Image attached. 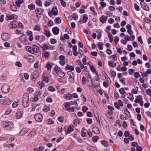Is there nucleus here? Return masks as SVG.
Returning a JSON list of instances; mask_svg holds the SVG:
<instances>
[{"instance_id":"33","label":"nucleus","mask_w":151,"mask_h":151,"mask_svg":"<svg viewBox=\"0 0 151 151\" xmlns=\"http://www.w3.org/2000/svg\"><path fill=\"white\" fill-rule=\"evenodd\" d=\"M67 74L69 76L70 78H74V75L73 72L71 71H68L67 72Z\"/></svg>"},{"instance_id":"23","label":"nucleus","mask_w":151,"mask_h":151,"mask_svg":"<svg viewBox=\"0 0 151 151\" xmlns=\"http://www.w3.org/2000/svg\"><path fill=\"white\" fill-rule=\"evenodd\" d=\"M90 69L92 72L95 73L96 75H98V73L96 71L95 68L93 65H92L90 66Z\"/></svg>"},{"instance_id":"14","label":"nucleus","mask_w":151,"mask_h":151,"mask_svg":"<svg viewBox=\"0 0 151 151\" xmlns=\"http://www.w3.org/2000/svg\"><path fill=\"white\" fill-rule=\"evenodd\" d=\"M52 31L54 35H57L59 33V29L58 27H55L52 28Z\"/></svg>"},{"instance_id":"53","label":"nucleus","mask_w":151,"mask_h":151,"mask_svg":"<svg viewBox=\"0 0 151 151\" xmlns=\"http://www.w3.org/2000/svg\"><path fill=\"white\" fill-rule=\"evenodd\" d=\"M34 30L37 31H39L40 30V27L39 25H36L35 26Z\"/></svg>"},{"instance_id":"54","label":"nucleus","mask_w":151,"mask_h":151,"mask_svg":"<svg viewBox=\"0 0 151 151\" xmlns=\"http://www.w3.org/2000/svg\"><path fill=\"white\" fill-rule=\"evenodd\" d=\"M119 39L118 37L117 36H116L115 37L114 41L115 44L116 45H117L118 42L119 41Z\"/></svg>"},{"instance_id":"59","label":"nucleus","mask_w":151,"mask_h":151,"mask_svg":"<svg viewBox=\"0 0 151 151\" xmlns=\"http://www.w3.org/2000/svg\"><path fill=\"white\" fill-rule=\"evenodd\" d=\"M82 83L83 85H85L86 84V80L85 77H83L82 79Z\"/></svg>"},{"instance_id":"26","label":"nucleus","mask_w":151,"mask_h":151,"mask_svg":"<svg viewBox=\"0 0 151 151\" xmlns=\"http://www.w3.org/2000/svg\"><path fill=\"white\" fill-rule=\"evenodd\" d=\"M27 61L30 63H32L34 61V57L32 55H30L28 57L27 59Z\"/></svg>"},{"instance_id":"46","label":"nucleus","mask_w":151,"mask_h":151,"mask_svg":"<svg viewBox=\"0 0 151 151\" xmlns=\"http://www.w3.org/2000/svg\"><path fill=\"white\" fill-rule=\"evenodd\" d=\"M48 90L50 91L53 92L55 91V88L52 86H49L48 88Z\"/></svg>"},{"instance_id":"30","label":"nucleus","mask_w":151,"mask_h":151,"mask_svg":"<svg viewBox=\"0 0 151 151\" xmlns=\"http://www.w3.org/2000/svg\"><path fill=\"white\" fill-rule=\"evenodd\" d=\"M11 9L12 11L16 12L17 10V9L15 5L13 4L11 6Z\"/></svg>"},{"instance_id":"10","label":"nucleus","mask_w":151,"mask_h":151,"mask_svg":"<svg viewBox=\"0 0 151 151\" xmlns=\"http://www.w3.org/2000/svg\"><path fill=\"white\" fill-rule=\"evenodd\" d=\"M59 59L60 60L59 61L60 64L62 66L64 65L65 64V57L64 55H60L59 58Z\"/></svg>"},{"instance_id":"52","label":"nucleus","mask_w":151,"mask_h":151,"mask_svg":"<svg viewBox=\"0 0 151 151\" xmlns=\"http://www.w3.org/2000/svg\"><path fill=\"white\" fill-rule=\"evenodd\" d=\"M88 110V107L86 106L82 107V111L84 113H85Z\"/></svg>"},{"instance_id":"6","label":"nucleus","mask_w":151,"mask_h":151,"mask_svg":"<svg viewBox=\"0 0 151 151\" xmlns=\"http://www.w3.org/2000/svg\"><path fill=\"white\" fill-rule=\"evenodd\" d=\"M1 37L3 40L6 41L9 39L10 37L9 34L6 32H4L1 34Z\"/></svg>"},{"instance_id":"37","label":"nucleus","mask_w":151,"mask_h":151,"mask_svg":"<svg viewBox=\"0 0 151 151\" xmlns=\"http://www.w3.org/2000/svg\"><path fill=\"white\" fill-rule=\"evenodd\" d=\"M44 35L47 37H49L50 35V33L49 31L47 30H45L44 31Z\"/></svg>"},{"instance_id":"34","label":"nucleus","mask_w":151,"mask_h":151,"mask_svg":"<svg viewBox=\"0 0 151 151\" xmlns=\"http://www.w3.org/2000/svg\"><path fill=\"white\" fill-rule=\"evenodd\" d=\"M37 106H38V105L37 104H32V108L31 111H35V108Z\"/></svg>"},{"instance_id":"2","label":"nucleus","mask_w":151,"mask_h":151,"mask_svg":"<svg viewBox=\"0 0 151 151\" xmlns=\"http://www.w3.org/2000/svg\"><path fill=\"white\" fill-rule=\"evenodd\" d=\"M2 124L3 127L5 128L7 130H10L11 129L13 128L12 122L9 121L3 122Z\"/></svg>"},{"instance_id":"32","label":"nucleus","mask_w":151,"mask_h":151,"mask_svg":"<svg viewBox=\"0 0 151 151\" xmlns=\"http://www.w3.org/2000/svg\"><path fill=\"white\" fill-rule=\"evenodd\" d=\"M57 75L60 78H63L64 76L65 75L64 73L61 70H60Z\"/></svg>"},{"instance_id":"55","label":"nucleus","mask_w":151,"mask_h":151,"mask_svg":"<svg viewBox=\"0 0 151 151\" xmlns=\"http://www.w3.org/2000/svg\"><path fill=\"white\" fill-rule=\"evenodd\" d=\"M110 57L113 60L116 61L117 60V57L115 55H111Z\"/></svg>"},{"instance_id":"43","label":"nucleus","mask_w":151,"mask_h":151,"mask_svg":"<svg viewBox=\"0 0 151 151\" xmlns=\"http://www.w3.org/2000/svg\"><path fill=\"white\" fill-rule=\"evenodd\" d=\"M88 19V17L87 15H84V16L83 17L82 21L83 23H85L86 22Z\"/></svg>"},{"instance_id":"31","label":"nucleus","mask_w":151,"mask_h":151,"mask_svg":"<svg viewBox=\"0 0 151 151\" xmlns=\"http://www.w3.org/2000/svg\"><path fill=\"white\" fill-rule=\"evenodd\" d=\"M101 143L105 147H108L109 146V145L108 142L104 140H102L101 141Z\"/></svg>"},{"instance_id":"19","label":"nucleus","mask_w":151,"mask_h":151,"mask_svg":"<svg viewBox=\"0 0 151 151\" xmlns=\"http://www.w3.org/2000/svg\"><path fill=\"white\" fill-rule=\"evenodd\" d=\"M92 130L93 132L97 134H98L100 133L99 129L97 127H93Z\"/></svg>"},{"instance_id":"21","label":"nucleus","mask_w":151,"mask_h":151,"mask_svg":"<svg viewBox=\"0 0 151 151\" xmlns=\"http://www.w3.org/2000/svg\"><path fill=\"white\" fill-rule=\"evenodd\" d=\"M65 69L66 70H70V71H73L74 70V68L73 66L72 65H70L68 64H67L65 67Z\"/></svg>"},{"instance_id":"20","label":"nucleus","mask_w":151,"mask_h":151,"mask_svg":"<svg viewBox=\"0 0 151 151\" xmlns=\"http://www.w3.org/2000/svg\"><path fill=\"white\" fill-rule=\"evenodd\" d=\"M108 64L109 66L111 67H114L116 65V63H115L112 61H109Z\"/></svg>"},{"instance_id":"62","label":"nucleus","mask_w":151,"mask_h":151,"mask_svg":"<svg viewBox=\"0 0 151 151\" xmlns=\"http://www.w3.org/2000/svg\"><path fill=\"white\" fill-rule=\"evenodd\" d=\"M11 112V110L10 109H7L5 112L4 114L5 115H7L9 114Z\"/></svg>"},{"instance_id":"50","label":"nucleus","mask_w":151,"mask_h":151,"mask_svg":"<svg viewBox=\"0 0 151 151\" xmlns=\"http://www.w3.org/2000/svg\"><path fill=\"white\" fill-rule=\"evenodd\" d=\"M36 3L37 4L40 6H41L42 5V2L40 0H36Z\"/></svg>"},{"instance_id":"27","label":"nucleus","mask_w":151,"mask_h":151,"mask_svg":"<svg viewBox=\"0 0 151 151\" xmlns=\"http://www.w3.org/2000/svg\"><path fill=\"white\" fill-rule=\"evenodd\" d=\"M44 149V147L40 146L37 148H35L34 149V150L35 151H42Z\"/></svg>"},{"instance_id":"47","label":"nucleus","mask_w":151,"mask_h":151,"mask_svg":"<svg viewBox=\"0 0 151 151\" xmlns=\"http://www.w3.org/2000/svg\"><path fill=\"white\" fill-rule=\"evenodd\" d=\"M42 48L43 50H45L48 49L49 47L47 45L45 44L42 47Z\"/></svg>"},{"instance_id":"17","label":"nucleus","mask_w":151,"mask_h":151,"mask_svg":"<svg viewBox=\"0 0 151 151\" xmlns=\"http://www.w3.org/2000/svg\"><path fill=\"white\" fill-rule=\"evenodd\" d=\"M51 12L54 15H56L58 13L57 8L56 6L53 7L52 10Z\"/></svg>"},{"instance_id":"51","label":"nucleus","mask_w":151,"mask_h":151,"mask_svg":"<svg viewBox=\"0 0 151 151\" xmlns=\"http://www.w3.org/2000/svg\"><path fill=\"white\" fill-rule=\"evenodd\" d=\"M119 91L122 94H124L125 93V91L123 88L119 89Z\"/></svg>"},{"instance_id":"22","label":"nucleus","mask_w":151,"mask_h":151,"mask_svg":"<svg viewBox=\"0 0 151 151\" xmlns=\"http://www.w3.org/2000/svg\"><path fill=\"white\" fill-rule=\"evenodd\" d=\"M142 9L147 11L149 10V7L145 2L143 3V4H142Z\"/></svg>"},{"instance_id":"36","label":"nucleus","mask_w":151,"mask_h":151,"mask_svg":"<svg viewBox=\"0 0 151 151\" xmlns=\"http://www.w3.org/2000/svg\"><path fill=\"white\" fill-rule=\"evenodd\" d=\"M28 7L31 10H33L35 9V6L33 4H31L28 6Z\"/></svg>"},{"instance_id":"57","label":"nucleus","mask_w":151,"mask_h":151,"mask_svg":"<svg viewBox=\"0 0 151 151\" xmlns=\"http://www.w3.org/2000/svg\"><path fill=\"white\" fill-rule=\"evenodd\" d=\"M128 98L129 99L132 101L133 99V95L131 93H129V95L128 97Z\"/></svg>"},{"instance_id":"48","label":"nucleus","mask_w":151,"mask_h":151,"mask_svg":"<svg viewBox=\"0 0 151 151\" xmlns=\"http://www.w3.org/2000/svg\"><path fill=\"white\" fill-rule=\"evenodd\" d=\"M73 127L72 126H70L68 127V131L69 132H71L73 131Z\"/></svg>"},{"instance_id":"3","label":"nucleus","mask_w":151,"mask_h":151,"mask_svg":"<svg viewBox=\"0 0 151 151\" xmlns=\"http://www.w3.org/2000/svg\"><path fill=\"white\" fill-rule=\"evenodd\" d=\"M1 90L2 92L4 93H6L9 92L10 90V87L8 85L4 84L2 86Z\"/></svg>"},{"instance_id":"7","label":"nucleus","mask_w":151,"mask_h":151,"mask_svg":"<svg viewBox=\"0 0 151 151\" xmlns=\"http://www.w3.org/2000/svg\"><path fill=\"white\" fill-rule=\"evenodd\" d=\"M35 120L37 122H40L42 121V116L40 114H37L34 116Z\"/></svg>"},{"instance_id":"63","label":"nucleus","mask_w":151,"mask_h":151,"mask_svg":"<svg viewBox=\"0 0 151 151\" xmlns=\"http://www.w3.org/2000/svg\"><path fill=\"white\" fill-rule=\"evenodd\" d=\"M124 112L128 117L130 116V114L127 109L124 110Z\"/></svg>"},{"instance_id":"15","label":"nucleus","mask_w":151,"mask_h":151,"mask_svg":"<svg viewBox=\"0 0 151 151\" xmlns=\"http://www.w3.org/2000/svg\"><path fill=\"white\" fill-rule=\"evenodd\" d=\"M19 39L22 42L26 44H27L28 40L25 37L21 36L19 37Z\"/></svg>"},{"instance_id":"35","label":"nucleus","mask_w":151,"mask_h":151,"mask_svg":"<svg viewBox=\"0 0 151 151\" xmlns=\"http://www.w3.org/2000/svg\"><path fill=\"white\" fill-rule=\"evenodd\" d=\"M26 51L32 54V47L30 46H27L26 47Z\"/></svg>"},{"instance_id":"13","label":"nucleus","mask_w":151,"mask_h":151,"mask_svg":"<svg viewBox=\"0 0 151 151\" xmlns=\"http://www.w3.org/2000/svg\"><path fill=\"white\" fill-rule=\"evenodd\" d=\"M107 19V16H105L104 15H102L100 18L99 20L102 23H104L106 22Z\"/></svg>"},{"instance_id":"16","label":"nucleus","mask_w":151,"mask_h":151,"mask_svg":"<svg viewBox=\"0 0 151 151\" xmlns=\"http://www.w3.org/2000/svg\"><path fill=\"white\" fill-rule=\"evenodd\" d=\"M142 96L140 95L137 96V98L135 100L134 102L136 103H138L139 102L140 105L141 106H142Z\"/></svg>"},{"instance_id":"11","label":"nucleus","mask_w":151,"mask_h":151,"mask_svg":"<svg viewBox=\"0 0 151 151\" xmlns=\"http://www.w3.org/2000/svg\"><path fill=\"white\" fill-rule=\"evenodd\" d=\"M23 111L21 110H18L16 113V116L17 119H19L22 117L23 114Z\"/></svg>"},{"instance_id":"60","label":"nucleus","mask_w":151,"mask_h":151,"mask_svg":"<svg viewBox=\"0 0 151 151\" xmlns=\"http://www.w3.org/2000/svg\"><path fill=\"white\" fill-rule=\"evenodd\" d=\"M80 121L78 119H75L73 122V124L74 125L77 126V124H78Z\"/></svg>"},{"instance_id":"49","label":"nucleus","mask_w":151,"mask_h":151,"mask_svg":"<svg viewBox=\"0 0 151 151\" xmlns=\"http://www.w3.org/2000/svg\"><path fill=\"white\" fill-rule=\"evenodd\" d=\"M60 3L62 6L64 7H65L66 6V4L65 2L63 0H60Z\"/></svg>"},{"instance_id":"38","label":"nucleus","mask_w":151,"mask_h":151,"mask_svg":"<svg viewBox=\"0 0 151 151\" xmlns=\"http://www.w3.org/2000/svg\"><path fill=\"white\" fill-rule=\"evenodd\" d=\"M145 93L147 95H149L151 98V89L148 88L145 91Z\"/></svg>"},{"instance_id":"42","label":"nucleus","mask_w":151,"mask_h":151,"mask_svg":"<svg viewBox=\"0 0 151 151\" xmlns=\"http://www.w3.org/2000/svg\"><path fill=\"white\" fill-rule=\"evenodd\" d=\"M47 124L48 125L52 124H54V122L51 119H49L47 121Z\"/></svg>"},{"instance_id":"40","label":"nucleus","mask_w":151,"mask_h":151,"mask_svg":"<svg viewBox=\"0 0 151 151\" xmlns=\"http://www.w3.org/2000/svg\"><path fill=\"white\" fill-rule=\"evenodd\" d=\"M108 36L110 42H111L113 40V36L111 35L109 32H108Z\"/></svg>"},{"instance_id":"45","label":"nucleus","mask_w":151,"mask_h":151,"mask_svg":"<svg viewBox=\"0 0 151 151\" xmlns=\"http://www.w3.org/2000/svg\"><path fill=\"white\" fill-rule=\"evenodd\" d=\"M54 71L56 72V74H57L61 70L58 67H55L54 68Z\"/></svg>"},{"instance_id":"39","label":"nucleus","mask_w":151,"mask_h":151,"mask_svg":"<svg viewBox=\"0 0 151 151\" xmlns=\"http://www.w3.org/2000/svg\"><path fill=\"white\" fill-rule=\"evenodd\" d=\"M99 139V137L98 136H93L92 138V140L93 142H96Z\"/></svg>"},{"instance_id":"25","label":"nucleus","mask_w":151,"mask_h":151,"mask_svg":"<svg viewBox=\"0 0 151 151\" xmlns=\"http://www.w3.org/2000/svg\"><path fill=\"white\" fill-rule=\"evenodd\" d=\"M24 2L23 0H19L16 1L15 3L17 6L18 7H20V4Z\"/></svg>"},{"instance_id":"5","label":"nucleus","mask_w":151,"mask_h":151,"mask_svg":"<svg viewBox=\"0 0 151 151\" xmlns=\"http://www.w3.org/2000/svg\"><path fill=\"white\" fill-rule=\"evenodd\" d=\"M101 125L104 129H107L109 127V125L105 119L104 118L101 119Z\"/></svg>"},{"instance_id":"29","label":"nucleus","mask_w":151,"mask_h":151,"mask_svg":"<svg viewBox=\"0 0 151 151\" xmlns=\"http://www.w3.org/2000/svg\"><path fill=\"white\" fill-rule=\"evenodd\" d=\"M55 23L57 24H60L61 22V19L59 17H56L55 19Z\"/></svg>"},{"instance_id":"1","label":"nucleus","mask_w":151,"mask_h":151,"mask_svg":"<svg viewBox=\"0 0 151 151\" xmlns=\"http://www.w3.org/2000/svg\"><path fill=\"white\" fill-rule=\"evenodd\" d=\"M29 95L27 93H24L22 98V105L24 107H27L29 105Z\"/></svg>"},{"instance_id":"24","label":"nucleus","mask_w":151,"mask_h":151,"mask_svg":"<svg viewBox=\"0 0 151 151\" xmlns=\"http://www.w3.org/2000/svg\"><path fill=\"white\" fill-rule=\"evenodd\" d=\"M28 132V130L26 128L23 129L20 133V135L22 136Z\"/></svg>"},{"instance_id":"56","label":"nucleus","mask_w":151,"mask_h":151,"mask_svg":"<svg viewBox=\"0 0 151 151\" xmlns=\"http://www.w3.org/2000/svg\"><path fill=\"white\" fill-rule=\"evenodd\" d=\"M86 122L88 124H90L92 123V120L91 119L87 118L86 119Z\"/></svg>"},{"instance_id":"12","label":"nucleus","mask_w":151,"mask_h":151,"mask_svg":"<svg viewBox=\"0 0 151 151\" xmlns=\"http://www.w3.org/2000/svg\"><path fill=\"white\" fill-rule=\"evenodd\" d=\"M17 16L15 14H12L11 15L6 16V19L8 20H10L14 19H16Z\"/></svg>"},{"instance_id":"44","label":"nucleus","mask_w":151,"mask_h":151,"mask_svg":"<svg viewBox=\"0 0 151 151\" xmlns=\"http://www.w3.org/2000/svg\"><path fill=\"white\" fill-rule=\"evenodd\" d=\"M72 18L74 20H76L78 19V15L76 13L73 14L71 16Z\"/></svg>"},{"instance_id":"58","label":"nucleus","mask_w":151,"mask_h":151,"mask_svg":"<svg viewBox=\"0 0 151 151\" xmlns=\"http://www.w3.org/2000/svg\"><path fill=\"white\" fill-rule=\"evenodd\" d=\"M99 4L103 8L105 7L106 6V3L104 2L101 1L99 3Z\"/></svg>"},{"instance_id":"18","label":"nucleus","mask_w":151,"mask_h":151,"mask_svg":"<svg viewBox=\"0 0 151 151\" xmlns=\"http://www.w3.org/2000/svg\"><path fill=\"white\" fill-rule=\"evenodd\" d=\"M37 85L38 87L40 89H41L42 88L45 86L44 83L42 81L41 82H38L37 83Z\"/></svg>"},{"instance_id":"64","label":"nucleus","mask_w":151,"mask_h":151,"mask_svg":"<svg viewBox=\"0 0 151 151\" xmlns=\"http://www.w3.org/2000/svg\"><path fill=\"white\" fill-rule=\"evenodd\" d=\"M128 71L129 74L130 75H132V73L134 71V70L133 69H129Z\"/></svg>"},{"instance_id":"9","label":"nucleus","mask_w":151,"mask_h":151,"mask_svg":"<svg viewBox=\"0 0 151 151\" xmlns=\"http://www.w3.org/2000/svg\"><path fill=\"white\" fill-rule=\"evenodd\" d=\"M39 50V47L36 45H34L32 48V54H33L35 53H37Z\"/></svg>"},{"instance_id":"8","label":"nucleus","mask_w":151,"mask_h":151,"mask_svg":"<svg viewBox=\"0 0 151 151\" xmlns=\"http://www.w3.org/2000/svg\"><path fill=\"white\" fill-rule=\"evenodd\" d=\"M39 73L37 71L33 72L32 74L31 78L32 79L35 81L39 76Z\"/></svg>"},{"instance_id":"28","label":"nucleus","mask_w":151,"mask_h":151,"mask_svg":"<svg viewBox=\"0 0 151 151\" xmlns=\"http://www.w3.org/2000/svg\"><path fill=\"white\" fill-rule=\"evenodd\" d=\"M103 43L101 42H99L97 44V47L98 49L100 50L103 49Z\"/></svg>"},{"instance_id":"4","label":"nucleus","mask_w":151,"mask_h":151,"mask_svg":"<svg viewBox=\"0 0 151 151\" xmlns=\"http://www.w3.org/2000/svg\"><path fill=\"white\" fill-rule=\"evenodd\" d=\"M35 11L36 14V17L39 19L44 12V9L41 8H38L36 9Z\"/></svg>"},{"instance_id":"61","label":"nucleus","mask_w":151,"mask_h":151,"mask_svg":"<svg viewBox=\"0 0 151 151\" xmlns=\"http://www.w3.org/2000/svg\"><path fill=\"white\" fill-rule=\"evenodd\" d=\"M44 56L45 58H47L49 56V53L48 52H46L44 53Z\"/></svg>"},{"instance_id":"41","label":"nucleus","mask_w":151,"mask_h":151,"mask_svg":"<svg viewBox=\"0 0 151 151\" xmlns=\"http://www.w3.org/2000/svg\"><path fill=\"white\" fill-rule=\"evenodd\" d=\"M50 110V108L49 107L47 106H45L43 109V110L45 112H47Z\"/></svg>"}]
</instances>
